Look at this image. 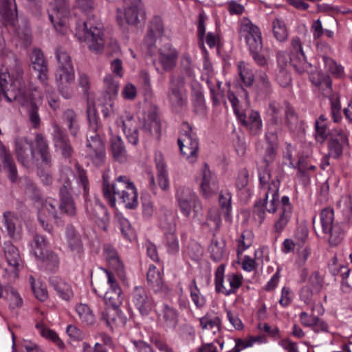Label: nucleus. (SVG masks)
<instances>
[{
  "label": "nucleus",
  "instance_id": "33",
  "mask_svg": "<svg viewBox=\"0 0 352 352\" xmlns=\"http://www.w3.org/2000/svg\"><path fill=\"white\" fill-rule=\"evenodd\" d=\"M177 52L171 45H162L160 49V60L166 70L172 69L177 61Z\"/></svg>",
  "mask_w": 352,
  "mask_h": 352
},
{
  "label": "nucleus",
  "instance_id": "35",
  "mask_svg": "<svg viewBox=\"0 0 352 352\" xmlns=\"http://www.w3.org/2000/svg\"><path fill=\"white\" fill-rule=\"evenodd\" d=\"M86 209L87 212L94 218L102 217L104 223V230L107 228L106 221H108L109 217L105 207L102 203L96 198L94 200L86 201Z\"/></svg>",
  "mask_w": 352,
  "mask_h": 352
},
{
  "label": "nucleus",
  "instance_id": "12",
  "mask_svg": "<svg viewBox=\"0 0 352 352\" xmlns=\"http://www.w3.org/2000/svg\"><path fill=\"white\" fill-rule=\"evenodd\" d=\"M225 267L219 265L215 271L214 284L217 292L225 296L235 294L243 283V276L235 273H229L224 278Z\"/></svg>",
  "mask_w": 352,
  "mask_h": 352
},
{
  "label": "nucleus",
  "instance_id": "20",
  "mask_svg": "<svg viewBox=\"0 0 352 352\" xmlns=\"http://www.w3.org/2000/svg\"><path fill=\"white\" fill-rule=\"evenodd\" d=\"M157 317L158 327L166 331L175 329L178 324V312L175 307L168 304H162L157 311Z\"/></svg>",
  "mask_w": 352,
  "mask_h": 352
},
{
  "label": "nucleus",
  "instance_id": "57",
  "mask_svg": "<svg viewBox=\"0 0 352 352\" xmlns=\"http://www.w3.org/2000/svg\"><path fill=\"white\" fill-rule=\"evenodd\" d=\"M273 32L275 38L279 42H284L288 36L286 26L279 19H275L273 21Z\"/></svg>",
  "mask_w": 352,
  "mask_h": 352
},
{
  "label": "nucleus",
  "instance_id": "49",
  "mask_svg": "<svg viewBox=\"0 0 352 352\" xmlns=\"http://www.w3.org/2000/svg\"><path fill=\"white\" fill-rule=\"evenodd\" d=\"M322 59L327 70L333 77L342 78L345 76L344 69L340 64H338L334 60L326 56H322Z\"/></svg>",
  "mask_w": 352,
  "mask_h": 352
},
{
  "label": "nucleus",
  "instance_id": "25",
  "mask_svg": "<svg viewBox=\"0 0 352 352\" xmlns=\"http://www.w3.org/2000/svg\"><path fill=\"white\" fill-rule=\"evenodd\" d=\"M52 128L53 140L56 150L60 151L64 157H70L73 153V148L68 139L65 136L58 124L56 123L53 124Z\"/></svg>",
  "mask_w": 352,
  "mask_h": 352
},
{
  "label": "nucleus",
  "instance_id": "24",
  "mask_svg": "<svg viewBox=\"0 0 352 352\" xmlns=\"http://www.w3.org/2000/svg\"><path fill=\"white\" fill-rule=\"evenodd\" d=\"M30 60L34 69L38 72V79L46 83L48 80V65L43 52L35 48L30 55Z\"/></svg>",
  "mask_w": 352,
  "mask_h": 352
},
{
  "label": "nucleus",
  "instance_id": "31",
  "mask_svg": "<svg viewBox=\"0 0 352 352\" xmlns=\"http://www.w3.org/2000/svg\"><path fill=\"white\" fill-rule=\"evenodd\" d=\"M50 283L58 296L63 300L69 301L73 298L74 292L72 287L65 280L58 277H54L50 279Z\"/></svg>",
  "mask_w": 352,
  "mask_h": 352
},
{
  "label": "nucleus",
  "instance_id": "14",
  "mask_svg": "<svg viewBox=\"0 0 352 352\" xmlns=\"http://www.w3.org/2000/svg\"><path fill=\"white\" fill-rule=\"evenodd\" d=\"M167 98L171 107L176 110L182 109L186 106L188 98L185 83L182 78L170 80Z\"/></svg>",
  "mask_w": 352,
  "mask_h": 352
},
{
  "label": "nucleus",
  "instance_id": "48",
  "mask_svg": "<svg viewBox=\"0 0 352 352\" xmlns=\"http://www.w3.org/2000/svg\"><path fill=\"white\" fill-rule=\"evenodd\" d=\"M237 69L240 78L245 86H252L254 82V74L248 65L244 61H239L237 64Z\"/></svg>",
  "mask_w": 352,
  "mask_h": 352
},
{
  "label": "nucleus",
  "instance_id": "19",
  "mask_svg": "<svg viewBox=\"0 0 352 352\" xmlns=\"http://www.w3.org/2000/svg\"><path fill=\"white\" fill-rule=\"evenodd\" d=\"M280 182L278 179H271L270 174L259 175V189L257 201L267 204L271 196L279 193Z\"/></svg>",
  "mask_w": 352,
  "mask_h": 352
},
{
  "label": "nucleus",
  "instance_id": "50",
  "mask_svg": "<svg viewBox=\"0 0 352 352\" xmlns=\"http://www.w3.org/2000/svg\"><path fill=\"white\" fill-rule=\"evenodd\" d=\"M285 113L286 126L291 131H296L300 127V121L294 109L287 103H285Z\"/></svg>",
  "mask_w": 352,
  "mask_h": 352
},
{
  "label": "nucleus",
  "instance_id": "15",
  "mask_svg": "<svg viewBox=\"0 0 352 352\" xmlns=\"http://www.w3.org/2000/svg\"><path fill=\"white\" fill-rule=\"evenodd\" d=\"M74 78L75 73L73 66H58L55 73V80L60 94L66 99L70 98L73 94L71 85Z\"/></svg>",
  "mask_w": 352,
  "mask_h": 352
},
{
  "label": "nucleus",
  "instance_id": "37",
  "mask_svg": "<svg viewBox=\"0 0 352 352\" xmlns=\"http://www.w3.org/2000/svg\"><path fill=\"white\" fill-rule=\"evenodd\" d=\"M163 245L169 254L175 255L179 252V243L176 234L175 224L173 225L168 232L165 233Z\"/></svg>",
  "mask_w": 352,
  "mask_h": 352
},
{
  "label": "nucleus",
  "instance_id": "40",
  "mask_svg": "<svg viewBox=\"0 0 352 352\" xmlns=\"http://www.w3.org/2000/svg\"><path fill=\"white\" fill-rule=\"evenodd\" d=\"M111 152L113 157L120 162H125L127 158L124 143L120 136L114 135L111 138Z\"/></svg>",
  "mask_w": 352,
  "mask_h": 352
},
{
  "label": "nucleus",
  "instance_id": "1",
  "mask_svg": "<svg viewBox=\"0 0 352 352\" xmlns=\"http://www.w3.org/2000/svg\"><path fill=\"white\" fill-rule=\"evenodd\" d=\"M10 68H1L0 73V100L3 96L8 102L17 101L27 109L29 120L33 128L41 123L38 107L36 103L43 100L42 96L35 90L27 95L25 85L22 78L23 71L16 60Z\"/></svg>",
  "mask_w": 352,
  "mask_h": 352
},
{
  "label": "nucleus",
  "instance_id": "62",
  "mask_svg": "<svg viewBox=\"0 0 352 352\" xmlns=\"http://www.w3.org/2000/svg\"><path fill=\"white\" fill-rule=\"evenodd\" d=\"M209 250L211 257L214 261H219L222 258L224 254V244L217 241H212Z\"/></svg>",
  "mask_w": 352,
  "mask_h": 352
},
{
  "label": "nucleus",
  "instance_id": "30",
  "mask_svg": "<svg viewBox=\"0 0 352 352\" xmlns=\"http://www.w3.org/2000/svg\"><path fill=\"white\" fill-rule=\"evenodd\" d=\"M290 61L296 71L299 74L307 72L311 65L307 63L301 45H295L292 52Z\"/></svg>",
  "mask_w": 352,
  "mask_h": 352
},
{
  "label": "nucleus",
  "instance_id": "36",
  "mask_svg": "<svg viewBox=\"0 0 352 352\" xmlns=\"http://www.w3.org/2000/svg\"><path fill=\"white\" fill-rule=\"evenodd\" d=\"M199 320L203 331H211L214 334L220 331L221 319L214 313L208 312L201 317Z\"/></svg>",
  "mask_w": 352,
  "mask_h": 352
},
{
  "label": "nucleus",
  "instance_id": "60",
  "mask_svg": "<svg viewBox=\"0 0 352 352\" xmlns=\"http://www.w3.org/2000/svg\"><path fill=\"white\" fill-rule=\"evenodd\" d=\"M38 260L43 261L46 268L50 271L56 269L59 264L58 255L50 250L46 251L43 258H39Z\"/></svg>",
  "mask_w": 352,
  "mask_h": 352
},
{
  "label": "nucleus",
  "instance_id": "22",
  "mask_svg": "<svg viewBox=\"0 0 352 352\" xmlns=\"http://www.w3.org/2000/svg\"><path fill=\"white\" fill-rule=\"evenodd\" d=\"M200 189L202 195L210 197L216 194L219 190L217 176L210 171L208 166L205 164L201 171Z\"/></svg>",
  "mask_w": 352,
  "mask_h": 352
},
{
  "label": "nucleus",
  "instance_id": "59",
  "mask_svg": "<svg viewBox=\"0 0 352 352\" xmlns=\"http://www.w3.org/2000/svg\"><path fill=\"white\" fill-rule=\"evenodd\" d=\"M189 289L190 292L192 300L196 307L198 308L204 307L206 303V299L203 296L201 295L199 289L197 287L196 280L195 279H193L190 284Z\"/></svg>",
  "mask_w": 352,
  "mask_h": 352
},
{
  "label": "nucleus",
  "instance_id": "43",
  "mask_svg": "<svg viewBox=\"0 0 352 352\" xmlns=\"http://www.w3.org/2000/svg\"><path fill=\"white\" fill-rule=\"evenodd\" d=\"M48 242L47 241L45 236L36 234L34 237V240L31 243V252L34 256L38 259L39 258H43L44 254L47 250Z\"/></svg>",
  "mask_w": 352,
  "mask_h": 352
},
{
  "label": "nucleus",
  "instance_id": "34",
  "mask_svg": "<svg viewBox=\"0 0 352 352\" xmlns=\"http://www.w3.org/2000/svg\"><path fill=\"white\" fill-rule=\"evenodd\" d=\"M0 17L4 25H14L17 21L16 8L12 9L11 0H2L0 6Z\"/></svg>",
  "mask_w": 352,
  "mask_h": 352
},
{
  "label": "nucleus",
  "instance_id": "17",
  "mask_svg": "<svg viewBox=\"0 0 352 352\" xmlns=\"http://www.w3.org/2000/svg\"><path fill=\"white\" fill-rule=\"evenodd\" d=\"M118 126H121L129 142L133 145L138 143V122L132 113L124 111L116 120Z\"/></svg>",
  "mask_w": 352,
  "mask_h": 352
},
{
  "label": "nucleus",
  "instance_id": "16",
  "mask_svg": "<svg viewBox=\"0 0 352 352\" xmlns=\"http://www.w3.org/2000/svg\"><path fill=\"white\" fill-rule=\"evenodd\" d=\"M293 214V207L289 197L284 195L280 199V206L276 212L273 224V232L280 234L287 227Z\"/></svg>",
  "mask_w": 352,
  "mask_h": 352
},
{
  "label": "nucleus",
  "instance_id": "9",
  "mask_svg": "<svg viewBox=\"0 0 352 352\" xmlns=\"http://www.w3.org/2000/svg\"><path fill=\"white\" fill-rule=\"evenodd\" d=\"M34 206L37 209L38 219L43 228L51 232L52 230V221L58 218L59 210L56 199L52 197L43 199L36 196L34 197Z\"/></svg>",
  "mask_w": 352,
  "mask_h": 352
},
{
  "label": "nucleus",
  "instance_id": "7",
  "mask_svg": "<svg viewBox=\"0 0 352 352\" xmlns=\"http://www.w3.org/2000/svg\"><path fill=\"white\" fill-rule=\"evenodd\" d=\"M176 199L182 214L186 218L199 220L202 205L197 195L190 188L181 187L176 192Z\"/></svg>",
  "mask_w": 352,
  "mask_h": 352
},
{
  "label": "nucleus",
  "instance_id": "56",
  "mask_svg": "<svg viewBox=\"0 0 352 352\" xmlns=\"http://www.w3.org/2000/svg\"><path fill=\"white\" fill-rule=\"evenodd\" d=\"M253 242V234L249 230L243 232L237 239V254L239 255L250 248Z\"/></svg>",
  "mask_w": 352,
  "mask_h": 352
},
{
  "label": "nucleus",
  "instance_id": "63",
  "mask_svg": "<svg viewBox=\"0 0 352 352\" xmlns=\"http://www.w3.org/2000/svg\"><path fill=\"white\" fill-rule=\"evenodd\" d=\"M309 282L313 289L319 292L322 289L324 283L323 275L319 272L315 271L309 276Z\"/></svg>",
  "mask_w": 352,
  "mask_h": 352
},
{
  "label": "nucleus",
  "instance_id": "18",
  "mask_svg": "<svg viewBox=\"0 0 352 352\" xmlns=\"http://www.w3.org/2000/svg\"><path fill=\"white\" fill-rule=\"evenodd\" d=\"M54 13L50 14V19L54 28L61 34L67 30V19L69 13L68 0H54Z\"/></svg>",
  "mask_w": 352,
  "mask_h": 352
},
{
  "label": "nucleus",
  "instance_id": "2",
  "mask_svg": "<svg viewBox=\"0 0 352 352\" xmlns=\"http://www.w3.org/2000/svg\"><path fill=\"white\" fill-rule=\"evenodd\" d=\"M15 155L19 162L23 166L31 168L37 167V174L45 185L52 182L51 175L45 169L51 166L52 155L47 140L41 133H36L34 141L27 138H19L15 140Z\"/></svg>",
  "mask_w": 352,
  "mask_h": 352
},
{
  "label": "nucleus",
  "instance_id": "42",
  "mask_svg": "<svg viewBox=\"0 0 352 352\" xmlns=\"http://www.w3.org/2000/svg\"><path fill=\"white\" fill-rule=\"evenodd\" d=\"M18 222L19 218L13 212L7 211L3 213L2 224L10 238H14L16 235Z\"/></svg>",
  "mask_w": 352,
  "mask_h": 352
},
{
  "label": "nucleus",
  "instance_id": "4",
  "mask_svg": "<svg viewBox=\"0 0 352 352\" xmlns=\"http://www.w3.org/2000/svg\"><path fill=\"white\" fill-rule=\"evenodd\" d=\"M78 7L87 15V19L83 21L82 25L79 26L75 33L80 42L100 44L103 41V34L100 28L92 22L94 15L91 14L94 10V0H76Z\"/></svg>",
  "mask_w": 352,
  "mask_h": 352
},
{
  "label": "nucleus",
  "instance_id": "23",
  "mask_svg": "<svg viewBox=\"0 0 352 352\" xmlns=\"http://www.w3.org/2000/svg\"><path fill=\"white\" fill-rule=\"evenodd\" d=\"M132 301L142 316H147L153 307L152 298L142 287H135L132 293Z\"/></svg>",
  "mask_w": 352,
  "mask_h": 352
},
{
  "label": "nucleus",
  "instance_id": "52",
  "mask_svg": "<svg viewBox=\"0 0 352 352\" xmlns=\"http://www.w3.org/2000/svg\"><path fill=\"white\" fill-rule=\"evenodd\" d=\"M159 160L156 159V166L158 170L157 182L163 190H167L169 188V182L165 170V164L161 155H159Z\"/></svg>",
  "mask_w": 352,
  "mask_h": 352
},
{
  "label": "nucleus",
  "instance_id": "29",
  "mask_svg": "<svg viewBox=\"0 0 352 352\" xmlns=\"http://www.w3.org/2000/svg\"><path fill=\"white\" fill-rule=\"evenodd\" d=\"M164 28L162 19L160 16H154L150 23L148 32L145 36V42L149 44L160 41L164 35Z\"/></svg>",
  "mask_w": 352,
  "mask_h": 352
},
{
  "label": "nucleus",
  "instance_id": "26",
  "mask_svg": "<svg viewBox=\"0 0 352 352\" xmlns=\"http://www.w3.org/2000/svg\"><path fill=\"white\" fill-rule=\"evenodd\" d=\"M278 131H276L273 124L269 125L265 134L267 146L265 148L264 160L267 164L272 162L276 156L278 146Z\"/></svg>",
  "mask_w": 352,
  "mask_h": 352
},
{
  "label": "nucleus",
  "instance_id": "54",
  "mask_svg": "<svg viewBox=\"0 0 352 352\" xmlns=\"http://www.w3.org/2000/svg\"><path fill=\"white\" fill-rule=\"evenodd\" d=\"M76 311L80 320L87 324H92L95 322V316L92 311L86 304H78L76 306Z\"/></svg>",
  "mask_w": 352,
  "mask_h": 352
},
{
  "label": "nucleus",
  "instance_id": "10",
  "mask_svg": "<svg viewBox=\"0 0 352 352\" xmlns=\"http://www.w3.org/2000/svg\"><path fill=\"white\" fill-rule=\"evenodd\" d=\"M3 256L8 267L3 270L2 277L9 282H14L19 277L23 261L18 248L10 241H6L3 246Z\"/></svg>",
  "mask_w": 352,
  "mask_h": 352
},
{
  "label": "nucleus",
  "instance_id": "13",
  "mask_svg": "<svg viewBox=\"0 0 352 352\" xmlns=\"http://www.w3.org/2000/svg\"><path fill=\"white\" fill-rule=\"evenodd\" d=\"M320 219L322 232L329 235V241L331 245L339 243L342 238V232L339 226L334 223V211L327 208L322 210Z\"/></svg>",
  "mask_w": 352,
  "mask_h": 352
},
{
  "label": "nucleus",
  "instance_id": "5",
  "mask_svg": "<svg viewBox=\"0 0 352 352\" xmlns=\"http://www.w3.org/2000/svg\"><path fill=\"white\" fill-rule=\"evenodd\" d=\"M89 131L86 144L87 154L96 166L102 165L105 160L106 153L104 144L98 135V118L94 113L88 112Z\"/></svg>",
  "mask_w": 352,
  "mask_h": 352
},
{
  "label": "nucleus",
  "instance_id": "64",
  "mask_svg": "<svg viewBox=\"0 0 352 352\" xmlns=\"http://www.w3.org/2000/svg\"><path fill=\"white\" fill-rule=\"evenodd\" d=\"M56 58L58 63V66H73L70 56L61 47L57 48L56 50Z\"/></svg>",
  "mask_w": 352,
  "mask_h": 352
},
{
  "label": "nucleus",
  "instance_id": "11",
  "mask_svg": "<svg viewBox=\"0 0 352 352\" xmlns=\"http://www.w3.org/2000/svg\"><path fill=\"white\" fill-rule=\"evenodd\" d=\"M182 131L177 140L180 152L188 163L193 164L199 155L198 139L188 124H183Z\"/></svg>",
  "mask_w": 352,
  "mask_h": 352
},
{
  "label": "nucleus",
  "instance_id": "8",
  "mask_svg": "<svg viewBox=\"0 0 352 352\" xmlns=\"http://www.w3.org/2000/svg\"><path fill=\"white\" fill-rule=\"evenodd\" d=\"M75 179L73 171L69 168L62 170L58 182L60 183L58 204L59 210L68 215L73 216L76 214V204L70 193L74 192L72 186V182Z\"/></svg>",
  "mask_w": 352,
  "mask_h": 352
},
{
  "label": "nucleus",
  "instance_id": "51",
  "mask_svg": "<svg viewBox=\"0 0 352 352\" xmlns=\"http://www.w3.org/2000/svg\"><path fill=\"white\" fill-rule=\"evenodd\" d=\"M145 131H149L152 135L159 138L161 135V122L155 113L149 114L144 124Z\"/></svg>",
  "mask_w": 352,
  "mask_h": 352
},
{
  "label": "nucleus",
  "instance_id": "6",
  "mask_svg": "<svg viewBox=\"0 0 352 352\" xmlns=\"http://www.w3.org/2000/svg\"><path fill=\"white\" fill-rule=\"evenodd\" d=\"M107 276L109 289L104 294V300L108 308L102 311V319L107 324L115 320L114 315L122 302V291L114 275L107 270H104Z\"/></svg>",
  "mask_w": 352,
  "mask_h": 352
},
{
  "label": "nucleus",
  "instance_id": "61",
  "mask_svg": "<svg viewBox=\"0 0 352 352\" xmlns=\"http://www.w3.org/2000/svg\"><path fill=\"white\" fill-rule=\"evenodd\" d=\"M337 206L344 214H350L352 212V191L342 195L338 201Z\"/></svg>",
  "mask_w": 352,
  "mask_h": 352
},
{
  "label": "nucleus",
  "instance_id": "21",
  "mask_svg": "<svg viewBox=\"0 0 352 352\" xmlns=\"http://www.w3.org/2000/svg\"><path fill=\"white\" fill-rule=\"evenodd\" d=\"M349 146V133L346 131L336 129L328 142V155L333 158H338L342 154L343 149Z\"/></svg>",
  "mask_w": 352,
  "mask_h": 352
},
{
  "label": "nucleus",
  "instance_id": "39",
  "mask_svg": "<svg viewBox=\"0 0 352 352\" xmlns=\"http://www.w3.org/2000/svg\"><path fill=\"white\" fill-rule=\"evenodd\" d=\"M241 116L243 118L237 117L238 119L243 125L248 127L253 133L256 134L260 131L262 128V120L257 111H251L247 119L243 112L241 113Z\"/></svg>",
  "mask_w": 352,
  "mask_h": 352
},
{
  "label": "nucleus",
  "instance_id": "47",
  "mask_svg": "<svg viewBox=\"0 0 352 352\" xmlns=\"http://www.w3.org/2000/svg\"><path fill=\"white\" fill-rule=\"evenodd\" d=\"M272 85L267 75L261 73L256 81V91L260 96H267L272 92Z\"/></svg>",
  "mask_w": 352,
  "mask_h": 352
},
{
  "label": "nucleus",
  "instance_id": "46",
  "mask_svg": "<svg viewBox=\"0 0 352 352\" xmlns=\"http://www.w3.org/2000/svg\"><path fill=\"white\" fill-rule=\"evenodd\" d=\"M250 52L254 61L260 66L267 65L269 51L263 45H250Z\"/></svg>",
  "mask_w": 352,
  "mask_h": 352
},
{
  "label": "nucleus",
  "instance_id": "38",
  "mask_svg": "<svg viewBox=\"0 0 352 352\" xmlns=\"http://www.w3.org/2000/svg\"><path fill=\"white\" fill-rule=\"evenodd\" d=\"M143 11L141 0H133L124 10L126 21L129 25H135L139 22V14Z\"/></svg>",
  "mask_w": 352,
  "mask_h": 352
},
{
  "label": "nucleus",
  "instance_id": "28",
  "mask_svg": "<svg viewBox=\"0 0 352 352\" xmlns=\"http://www.w3.org/2000/svg\"><path fill=\"white\" fill-rule=\"evenodd\" d=\"M240 40L247 44H262L260 29L249 22L243 24L239 30Z\"/></svg>",
  "mask_w": 352,
  "mask_h": 352
},
{
  "label": "nucleus",
  "instance_id": "27",
  "mask_svg": "<svg viewBox=\"0 0 352 352\" xmlns=\"http://www.w3.org/2000/svg\"><path fill=\"white\" fill-rule=\"evenodd\" d=\"M0 158L2 161V169L7 174L10 180L17 182V168L14 161L8 148L0 142Z\"/></svg>",
  "mask_w": 352,
  "mask_h": 352
},
{
  "label": "nucleus",
  "instance_id": "55",
  "mask_svg": "<svg viewBox=\"0 0 352 352\" xmlns=\"http://www.w3.org/2000/svg\"><path fill=\"white\" fill-rule=\"evenodd\" d=\"M116 221L120 226V229L125 238L131 240L134 237V231L129 221L122 214H116Z\"/></svg>",
  "mask_w": 352,
  "mask_h": 352
},
{
  "label": "nucleus",
  "instance_id": "3",
  "mask_svg": "<svg viewBox=\"0 0 352 352\" xmlns=\"http://www.w3.org/2000/svg\"><path fill=\"white\" fill-rule=\"evenodd\" d=\"M102 192L104 197L112 208L116 206V196L118 197L126 208L134 209L138 205V190L126 176L118 177L112 186L107 183L104 177Z\"/></svg>",
  "mask_w": 352,
  "mask_h": 352
},
{
  "label": "nucleus",
  "instance_id": "44",
  "mask_svg": "<svg viewBox=\"0 0 352 352\" xmlns=\"http://www.w3.org/2000/svg\"><path fill=\"white\" fill-rule=\"evenodd\" d=\"M282 109L283 106L280 103L272 101L269 104L267 110L268 115L272 117L267 126L273 124V127H274L276 131H278L280 126V113ZM267 128L268 129V126H267Z\"/></svg>",
  "mask_w": 352,
  "mask_h": 352
},
{
  "label": "nucleus",
  "instance_id": "45",
  "mask_svg": "<svg viewBox=\"0 0 352 352\" xmlns=\"http://www.w3.org/2000/svg\"><path fill=\"white\" fill-rule=\"evenodd\" d=\"M63 124H65L70 133L76 136L79 130L78 120L76 113L72 109H67L63 114Z\"/></svg>",
  "mask_w": 352,
  "mask_h": 352
},
{
  "label": "nucleus",
  "instance_id": "53",
  "mask_svg": "<svg viewBox=\"0 0 352 352\" xmlns=\"http://www.w3.org/2000/svg\"><path fill=\"white\" fill-rule=\"evenodd\" d=\"M192 102L197 111L203 110L205 107V99L201 86L195 82L192 87Z\"/></svg>",
  "mask_w": 352,
  "mask_h": 352
},
{
  "label": "nucleus",
  "instance_id": "41",
  "mask_svg": "<svg viewBox=\"0 0 352 352\" xmlns=\"http://www.w3.org/2000/svg\"><path fill=\"white\" fill-rule=\"evenodd\" d=\"M36 328L43 338L52 342L60 349H65V344L64 342L60 339L55 331L47 327L41 322L36 324Z\"/></svg>",
  "mask_w": 352,
  "mask_h": 352
},
{
  "label": "nucleus",
  "instance_id": "32",
  "mask_svg": "<svg viewBox=\"0 0 352 352\" xmlns=\"http://www.w3.org/2000/svg\"><path fill=\"white\" fill-rule=\"evenodd\" d=\"M147 282L155 292H166L168 287L164 283L162 274L154 265H150L147 272Z\"/></svg>",
  "mask_w": 352,
  "mask_h": 352
},
{
  "label": "nucleus",
  "instance_id": "58",
  "mask_svg": "<svg viewBox=\"0 0 352 352\" xmlns=\"http://www.w3.org/2000/svg\"><path fill=\"white\" fill-rule=\"evenodd\" d=\"M267 204L256 201L254 206L253 218L254 220L261 226L265 221L266 217V207Z\"/></svg>",
  "mask_w": 352,
  "mask_h": 352
}]
</instances>
